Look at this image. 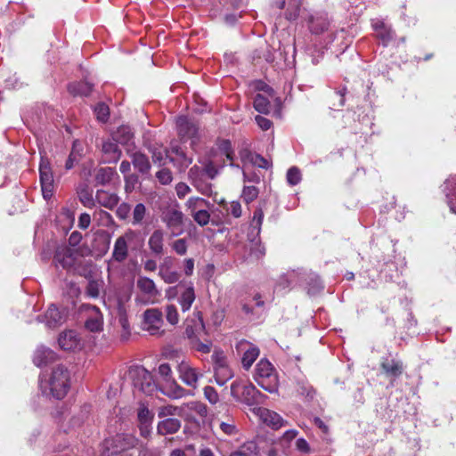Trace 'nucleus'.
Listing matches in <instances>:
<instances>
[{"label": "nucleus", "instance_id": "f257e3e1", "mask_svg": "<svg viewBox=\"0 0 456 456\" xmlns=\"http://www.w3.org/2000/svg\"><path fill=\"white\" fill-rule=\"evenodd\" d=\"M42 393L48 397L62 399L69 389V372L68 369L59 364L53 367L47 377L40 380Z\"/></svg>", "mask_w": 456, "mask_h": 456}, {"label": "nucleus", "instance_id": "f03ea898", "mask_svg": "<svg viewBox=\"0 0 456 456\" xmlns=\"http://www.w3.org/2000/svg\"><path fill=\"white\" fill-rule=\"evenodd\" d=\"M183 217L179 204L176 200L167 201L160 207V218L166 224L170 235L176 237L183 232Z\"/></svg>", "mask_w": 456, "mask_h": 456}, {"label": "nucleus", "instance_id": "7ed1b4c3", "mask_svg": "<svg viewBox=\"0 0 456 456\" xmlns=\"http://www.w3.org/2000/svg\"><path fill=\"white\" fill-rule=\"evenodd\" d=\"M128 378L131 379L134 388L145 395H151L155 390L156 385L152 375L142 366H134L128 370Z\"/></svg>", "mask_w": 456, "mask_h": 456}, {"label": "nucleus", "instance_id": "20e7f679", "mask_svg": "<svg viewBox=\"0 0 456 456\" xmlns=\"http://www.w3.org/2000/svg\"><path fill=\"white\" fill-rule=\"evenodd\" d=\"M255 380L265 390L273 393L277 390V376L272 363L262 359L256 366Z\"/></svg>", "mask_w": 456, "mask_h": 456}, {"label": "nucleus", "instance_id": "39448f33", "mask_svg": "<svg viewBox=\"0 0 456 456\" xmlns=\"http://www.w3.org/2000/svg\"><path fill=\"white\" fill-rule=\"evenodd\" d=\"M138 444V439L131 434H117L111 439L105 440L104 446L107 451H103L101 456H111L129 449L134 448Z\"/></svg>", "mask_w": 456, "mask_h": 456}, {"label": "nucleus", "instance_id": "423d86ee", "mask_svg": "<svg viewBox=\"0 0 456 456\" xmlns=\"http://www.w3.org/2000/svg\"><path fill=\"white\" fill-rule=\"evenodd\" d=\"M204 329L203 321L199 317V320L195 322L194 326L187 324L185 334L190 339L191 346L193 349L203 354H208L211 350L212 344L208 339H205L204 341L200 340V337L204 333Z\"/></svg>", "mask_w": 456, "mask_h": 456}, {"label": "nucleus", "instance_id": "0eeeda50", "mask_svg": "<svg viewBox=\"0 0 456 456\" xmlns=\"http://www.w3.org/2000/svg\"><path fill=\"white\" fill-rule=\"evenodd\" d=\"M214 363L215 379L219 386H224L230 380L234 373L229 366L225 354L221 350H215L212 354Z\"/></svg>", "mask_w": 456, "mask_h": 456}, {"label": "nucleus", "instance_id": "6e6552de", "mask_svg": "<svg viewBox=\"0 0 456 456\" xmlns=\"http://www.w3.org/2000/svg\"><path fill=\"white\" fill-rule=\"evenodd\" d=\"M179 379L188 387L196 388L200 379L203 377L202 371L194 367L188 360H182L176 366Z\"/></svg>", "mask_w": 456, "mask_h": 456}, {"label": "nucleus", "instance_id": "1a4fd4ad", "mask_svg": "<svg viewBox=\"0 0 456 456\" xmlns=\"http://www.w3.org/2000/svg\"><path fill=\"white\" fill-rule=\"evenodd\" d=\"M231 394L238 401L248 405H253L257 402L259 392L251 384L247 385L240 380H235L231 385Z\"/></svg>", "mask_w": 456, "mask_h": 456}, {"label": "nucleus", "instance_id": "9d476101", "mask_svg": "<svg viewBox=\"0 0 456 456\" xmlns=\"http://www.w3.org/2000/svg\"><path fill=\"white\" fill-rule=\"evenodd\" d=\"M177 134L182 141H191V146L194 150L199 142V126L186 117H179L176 119Z\"/></svg>", "mask_w": 456, "mask_h": 456}, {"label": "nucleus", "instance_id": "9b49d317", "mask_svg": "<svg viewBox=\"0 0 456 456\" xmlns=\"http://www.w3.org/2000/svg\"><path fill=\"white\" fill-rule=\"evenodd\" d=\"M39 178L44 199L49 200L53 195L54 180L48 159L41 157L39 165Z\"/></svg>", "mask_w": 456, "mask_h": 456}, {"label": "nucleus", "instance_id": "f8f14e48", "mask_svg": "<svg viewBox=\"0 0 456 456\" xmlns=\"http://www.w3.org/2000/svg\"><path fill=\"white\" fill-rule=\"evenodd\" d=\"M80 258L76 248L68 246H60L56 248L53 262L68 271L75 269Z\"/></svg>", "mask_w": 456, "mask_h": 456}, {"label": "nucleus", "instance_id": "ddd939ff", "mask_svg": "<svg viewBox=\"0 0 456 456\" xmlns=\"http://www.w3.org/2000/svg\"><path fill=\"white\" fill-rule=\"evenodd\" d=\"M136 237L133 230H127L123 235L117 238L113 251L112 259L118 263H123L128 256V244Z\"/></svg>", "mask_w": 456, "mask_h": 456}, {"label": "nucleus", "instance_id": "4468645a", "mask_svg": "<svg viewBox=\"0 0 456 456\" xmlns=\"http://www.w3.org/2000/svg\"><path fill=\"white\" fill-rule=\"evenodd\" d=\"M163 314L158 308L147 309L143 313V330H147L151 335H158L162 333Z\"/></svg>", "mask_w": 456, "mask_h": 456}, {"label": "nucleus", "instance_id": "2eb2a0df", "mask_svg": "<svg viewBox=\"0 0 456 456\" xmlns=\"http://www.w3.org/2000/svg\"><path fill=\"white\" fill-rule=\"evenodd\" d=\"M255 412L263 423L274 430L280 429L289 424L288 421L281 417L277 412L269 409L259 407L255 410Z\"/></svg>", "mask_w": 456, "mask_h": 456}, {"label": "nucleus", "instance_id": "dca6fc26", "mask_svg": "<svg viewBox=\"0 0 456 456\" xmlns=\"http://www.w3.org/2000/svg\"><path fill=\"white\" fill-rule=\"evenodd\" d=\"M307 24L313 34H322L328 30L330 20L326 12H314L308 17Z\"/></svg>", "mask_w": 456, "mask_h": 456}, {"label": "nucleus", "instance_id": "f3484780", "mask_svg": "<svg viewBox=\"0 0 456 456\" xmlns=\"http://www.w3.org/2000/svg\"><path fill=\"white\" fill-rule=\"evenodd\" d=\"M85 307L88 314V317L85 322L86 328L92 332L101 331L103 326V317L100 309L90 305Z\"/></svg>", "mask_w": 456, "mask_h": 456}, {"label": "nucleus", "instance_id": "a211bd4d", "mask_svg": "<svg viewBox=\"0 0 456 456\" xmlns=\"http://www.w3.org/2000/svg\"><path fill=\"white\" fill-rule=\"evenodd\" d=\"M58 343L65 351L77 350L81 347V338L75 330H67L60 334Z\"/></svg>", "mask_w": 456, "mask_h": 456}, {"label": "nucleus", "instance_id": "6ab92c4d", "mask_svg": "<svg viewBox=\"0 0 456 456\" xmlns=\"http://www.w3.org/2000/svg\"><path fill=\"white\" fill-rule=\"evenodd\" d=\"M380 367L386 376L390 378L392 380L400 377L404 370L403 362L394 358L383 359L380 363Z\"/></svg>", "mask_w": 456, "mask_h": 456}, {"label": "nucleus", "instance_id": "aec40b11", "mask_svg": "<svg viewBox=\"0 0 456 456\" xmlns=\"http://www.w3.org/2000/svg\"><path fill=\"white\" fill-rule=\"evenodd\" d=\"M372 28L376 37L379 39L384 46H387L394 39V31L391 27L381 20H373Z\"/></svg>", "mask_w": 456, "mask_h": 456}, {"label": "nucleus", "instance_id": "412c9836", "mask_svg": "<svg viewBox=\"0 0 456 456\" xmlns=\"http://www.w3.org/2000/svg\"><path fill=\"white\" fill-rule=\"evenodd\" d=\"M239 348L244 351L241 359L242 366L245 370H248L258 357L259 349L247 341L240 342Z\"/></svg>", "mask_w": 456, "mask_h": 456}, {"label": "nucleus", "instance_id": "4be33fe9", "mask_svg": "<svg viewBox=\"0 0 456 456\" xmlns=\"http://www.w3.org/2000/svg\"><path fill=\"white\" fill-rule=\"evenodd\" d=\"M37 319L39 322H45L48 328H56L64 322L65 315L59 308L52 305L46 310L44 320H41V316H38Z\"/></svg>", "mask_w": 456, "mask_h": 456}, {"label": "nucleus", "instance_id": "5701e85b", "mask_svg": "<svg viewBox=\"0 0 456 456\" xmlns=\"http://www.w3.org/2000/svg\"><path fill=\"white\" fill-rule=\"evenodd\" d=\"M164 239L165 232L163 230L156 229L152 232L148 240V247L153 255L162 256L164 254Z\"/></svg>", "mask_w": 456, "mask_h": 456}, {"label": "nucleus", "instance_id": "b1692460", "mask_svg": "<svg viewBox=\"0 0 456 456\" xmlns=\"http://www.w3.org/2000/svg\"><path fill=\"white\" fill-rule=\"evenodd\" d=\"M136 285L140 291L147 297V301L151 300V302L153 303L154 299L159 296V291L155 282L148 277H139Z\"/></svg>", "mask_w": 456, "mask_h": 456}, {"label": "nucleus", "instance_id": "393cba45", "mask_svg": "<svg viewBox=\"0 0 456 456\" xmlns=\"http://www.w3.org/2000/svg\"><path fill=\"white\" fill-rule=\"evenodd\" d=\"M279 9H285V17L289 20H296L299 15L300 0H277L275 2Z\"/></svg>", "mask_w": 456, "mask_h": 456}, {"label": "nucleus", "instance_id": "a878e982", "mask_svg": "<svg viewBox=\"0 0 456 456\" xmlns=\"http://www.w3.org/2000/svg\"><path fill=\"white\" fill-rule=\"evenodd\" d=\"M119 201V197L114 193L105 190H97L95 193V203L108 209L114 208Z\"/></svg>", "mask_w": 456, "mask_h": 456}, {"label": "nucleus", "instance_id": "bb28decb", "mask_svg": "<svg viewBox=\"0 0 456 456\" xmlns=\"http://www.w3.org/2000/svg\"><path fill=\"white\" fill-rule=\"evenodd\" d=\"M56 357H57V355L53 350L41 346H38L37 348V350L35 351L34 357H33V362L37 367H42V366H45V365L55 361Z\"/></svg>", "mask_w": 456, "mask_h": 456}, {"label": "nucleus", "instance_id": "cd10ccee", "mask_svg": "<svg viewBox=\"0 0 456 456\" xmlns=\"http://www.w3.org/2000/svg\"><path fill=\"white\" fill-rule=\"evenodd\" d=\"M447 199L450 210L456 214V205L453 203V197L456 195V175L450 176L445 182L443 189Z\"/></svg>", "mask_w": 456, "mask_h": 456}, {"label": "nucleus", "instance_id": "c85d7f7f", "mask_svg": "<svg viewBox=\"0 0 456 456\" xmlns=\"http://www.w3.org/2000/svg\"><path fill=\"white\" fill-rule=\"evenodd\" d=\"M195 291L191 284L186 285L183 291L178 297V302L181 305L183 312H187L191 309L193 302L195 301Z\"/></svg>", "mask_w": 456, "mask_h": 456}, {"label": "nucleus", "instance_id": "c756f323", "mask_svg": "<svg viewBox=\"0 0 456 456\" xmlns=\"http://www.w3.org/2000/svg\"><path fill=\"white\" fill-rule=\"evenodd\" d=\"M181 428V421L177 419L167 418L159 422L158 432L160 435H171L176 433Z\"/></svg>", "mask_w": 456, "mask_h": 456}, {"label": "nucleus", "instance_id": "7c9ffc66", "mask_svg": "<svg viewBox=\"0 0 456 456\" xmlns=\"http://www.w3.org/2000/svg\"><path fill=\"white\" fill-rule=\"evenodd\" d=\"M117 143V142L111 141H107L102 143V151L106 155V162H117L119 159L121 151Z\"/></svg>", "mask_w": 456, "mask_h": 456}, {"label": "nucleus", "instance_id": "2f4dec72", "mask_svg": "<svg viewBox=\"0 0 456 456\" xmlns=\"http://www.w3.org/2000/svg\"><path fill=\"white\" fill-rule=\"evenodd\" d=\"M134 167L141 173L147 174L151 170V163L148 157L140 152L136 151L130 155Z\"/></svg>", "mask_w": 456, "mask_h": 456}, {"label": "nucleus", "instance_id": "473e14b6", "mask_svg": "<svg viewBox=\"0 0 456 456\" xmlns=\"http://www.w3.org/2000/svg\"><path fill=\"white\" fill-rule=\"evenodd\" d=\"M213 205L207 200L200 197H191L185 202L186 210L191 216L205 208H211Z\"/></svg>", "mask_w": 456, "mask_h": 456}, {"label": "nucleus", "instance_id": "72a5a7b5", "mask_svg": "<svg viewBox=\"0 0 456 456\" xmlns=\"http://www.w3.org/2000/svg\"><path fill=\"white\" fill-rule=\"evenodd\" d=\"M114 176H118L116 170L112 167H101L95 173V182L99 185L109 184Z\"/></svg>", "mask_w": 456, "mask_h": 456}, {"label": "nucleus", "instance_id": "f704fd0d", "mask_svg": "<svg viewBox=\"0 0 456 456\" xmlns=\"http://www.w3.org/2000/svg\"><path fill=\"white\" fill-rule=\"evenodd\" d=\"M93 89V85L86 81L71 83L68 86L69 92L73 95H88Z\"/></svg>", "mask_w": 456, "mask_h": 456}, {"label": "nucleus", "instance_id": "c9c22d12", "mask_svg": "<svg viewBox=\"0 0 456 456\" xmlns=\"http://www.w3.org/2000/svg\"><path fill=\"white\" fill-rule=\"evenodd\" d=\"M132 139L133 133L129 126H121L113 133V140L118 143L126 145L130 143Z\"/></svg>", "mask_w": 456, "mask_h": 456}, {"label": "nucleus", "instance_id": "e433bc0d", "mask_svg": "<svg viewBox=\"0 0 456 456\" xmlns=\"http://www.w3.org/2000/svg\"><path fill=\"white\" fill-rule=\"evenodd\" d=\"M167 396L172 399H179L186 395V391L175 379L166 384L165 391Z\"/></svg>", "mask_w": 456, "mask_h": 456}, {"label": "nucleus", "instance_id": "4c0bfd02", "mask_svg": "<svg viewBox=\"0 0 456 456\" xmlns=\"http://www.w3.org/2000/svg\"><path fill=\"white\" fill-rule=\"evenodd\" d=\"M104 281L102 279L90 280L86 289V294L89 297L97 298L103 289Z\"/></svg>", "mask_w": 456, "mask_h": 456}, {"label": "nucleus", "instance_id": "58836bf2", "mask_svg": "<svg viewBox=\"0 0 456 456\" xmlns=\"http://www.w3.org/2000/svg\"><path fill=\"white\" fill-rule=\"evenodd\" d=\"M159 276L168 284L175 283L180 279V274L173 268L167 269L165 266H159Z\"/></svg>", "mask_w": 456, "mask_h": 456}, {"label": "nucleus", "instance_id": "ea45409f", "mask_svg": "<svg viewBox=\"0 0 456 456\" xmlns=\"http://www.w3.org/2000/svg\"><path fill=\"white\" fill-rule=\"evenodd\" d=\"M80 202L88 208L95 207V198L93 196V191L87 187H84L77 191Z\"/></svg>", "mask_w": 456, "mask_h": 456}, {"label": "nucleus", "instance_id": "a19ab883", "mask_svg": "<svg viewBox=\"0 0 456 456\" xmlns=\"http://www.w3.org/2000/svg\"><path fill=\"white\" fill-rule=\"evenodd\" d=\"M254 108L259 113L267 114L270 111L271 104L267 97L261 94H257L254 99Z\"/></svg>", "mask_w": 456, "mask_h": 456}, {"label": "nucleus", "instance_id": "79ce46f5", "mask_svg": "<svg viewBox=\"0 0 456 456\" xmlns=\"http://www.w3.org/2000/svg\"><path fill=\"white\" fill-rule=\"evenodd\" d=\"M264 219V212L261 208L255 210L252 221L250 223L251 232L258 235L261 231V225Z\"/></svg>", "mask_w": 456, "mask_h": 456}, {"label": "nucleus", "instance_id": "37998d69", "mask_svg": "<svg viewBox=\"0 0 456 456\" xmlns=\"http://www.w3.org/2000/svg\"><path fill=\"white\" fill-rule=\"evenodd\" d=\"M242 456H257L258 447L255 441H248L240 445L238 450Z\"/></svg>", "mask_w": 456, "mask_h": 456}, {"label": "nucleus", "instance_id": "c03bdc74", "mask_svg": "<svg viewBox=\"0 0 456 456\" xmlns=\"http://www.w3.org/2000/svg\"><path fill=\"white\" fill-rule=\"evenodd\" d=\"M217 148L222 154L225 155L227 159H229L230 161L233 160L234 151L232 150V143L229 140H218Z\"/></svg>", "mask_w": 456, "mask_h": 456}, {"label": "nucleus", "instance_id": "a18cd8bd", "mask_svg": "<svg viewBox=\"0 0 456 456\" xmlns=\"http://www.w3.org/2000/svg\"><path fill=\"white\" fill-rule=\"evenodd\" d=\"M194 188L201 194L205 196H210L212 194V183L207 180V177H203L199 181H195L192 184Z\"/></svg>", "mask_w": 456, "mask_h": 456}, {"label": "nucleus", "instance_id": "49530a36", "mask_svg": "<svg viewBox=\"0 0 456 456\" xmlns=\"http://www.w3.org/2000/svg\"><path fill=\"white\" fill-rule=\"evenodd\" d=\"M209 208H205L202 210H199L194 215L191 216L193 220L200 226H205L209 223L210 220V214H209Z\"/></svg>", "mask_w": 456, "mask_h": 456}, {"label": "nucleus", "instance_id": "de8ad7c7", "mask_svg": "<svg viewBox=\"0 0 456 456\" xmlns=\"http://www.w3.org/2000/svg\"><path fill=\"white\" fill-rule=\"evenodd\" d=\"M165 312L166 319L171 325H175L179 322V314L177 307L175 305H167Z\"/></svg>", "mask_w": 456, "mask_h": 456}, {"label": "nucleus", "instance_id": "09e8293b", "mask_svg": "<svg viewBox=\"0 0 456 456\" xmlns=\"http://www.w3.org/2000/svg\"><path fill=\"white\" fill-rule=\"evenodd\" d=\"M171 248L179 256H184L187 253L188 241L185 238L174 240L170 244Z\"/></svg>", "mask_w": 456, "mask_h": 456}, {"label": "nucleus", "instance_id": "8fccbe9b", "mask_svg": "<svg viewBox=\"0 0 456 456\" xmlns=\"http://www.w3.org/2000/svg\"><path fill=\"white\" fill-rule=\"evenodd\" d=\"M146 214V208L142 203H138L135 205L133 211V221L132 224L134 225L140 224Z\"/></svg>", "mask_w": 456, "mask_h": 456}, {"label": "nucleus", "instance_id": "3c124183", "mask_svg": "<svg viewBox=\"0 0 456 456\" xmlns=\"http://www.w3.org/2000/svg\"><path fill=\"white\" fill-rule=\"evenodd\" d=\"M258 189L255 186H244L241 198L246 203L254 201L258 196Z\"/></svg>", "mask_w": 456, "mask_h": 456}, {"label": "nucleus", "instance_id": "603ef678", "mask_svg": "<svg viewBox=\"0 0 456 456\" xmlns=\"http://www.w3.org/2000/svg\"><path fill=\"white\" fill-rule=\"evenodd\" d=\"M151 152L152 161L155 164L162 165L165 163L164 160L166 159H167V151L165 149H162L161 147L160 148H156V147L151 148Z\"/></svg>", "mask_w": 456, "mask_h": 456}, {"label": "nucleus", "instance_id": "864d4df0", "mask_svg": "<svg viewBox=\"0 0 456 456\" xmlns=\"http://www.w3.org/2000/svg\"><path fill=\"white\" fill-rule=\"evenodd\" d=\"M170 151L181 160V166L187 167L192 162V158L187 157L178 145L171 146Z\"/></svg>", "mask_w": 456, "mask_h": 456}, {"label": "nucleus", "instance_id": "5fc2aeb1", "mask_svg": "<svg viewBox=\"0 0 456 456\" xmlns=\"http://www.w3.org/2000/svg\"><path fill=\"white\" fill-rule=\"evenodd\" d=\"M297 434H298V431L296 430V429H289V430H287L286 432H284L282 436L279 439L280 444L283 448H289V445H290L291 441L294 438H296Z\"/></svg>", "mask_w": 456, "mask_h": 456}, {"label": "nucleus", "instance_id": "6e6d98bb", "mask_svg": "<svg viewBox=\"0 0 456 456\" xmlns=\"http://www.w3.org/2000/svg\"><path fill=\"white\" fill-rule=\"evenodd\" d=\"M287 181L290 185H297L301 181V173L297 167H290L287 172Z\"/></svg>", "mask_w": 456, "mask_h": 456}, {"label": "nucleus", "instance_id": "4d7b16f0", "mask_svg": "<svg viewBox=\"0 0 456 456\" xmlns=\"http://www.w3.org/2000/svg\"><path fill=\"white\" fill-rule=\"evenodd\" d=\"M156 178L161 184L167 185L173 181V175L168 168H162L156 173Z\"/></svg>", "mask_w": 456, "mask_h": 456}, {"label": "nucleus", "instance_id": "13d9d810", "mask_svg": "<svg viewBox=\"0 0 456 456\" xmlns=\"http://www.w3.org/2000/svg\"><path fill=\"white\" fill-rule=\"evenodd\" d=\"M265 255V248L259 241H252L250 247V256L260 259Z\"/></svg>", "mask_w": 456, "mask_h": 456}, {"label": "nucleus", "instance_id": "bf43d9fd", "mask_svg": "<svg viewBox=\"0 0 456 456\" xmlns=\"http://www.w3.org/2000/svg\"><path fill=\"white\" fill-rule=\"evenodd\" d=\"M97 119L105 122L110 115L109 107L105 103H98L94 108Z\"/></svg>", "mask_w": 456, "mask_h": 456}, {"label": "nucleus", "instance_id": "052dcab7", "mask_svg": "<svg viewBox=\"0 0 456 456\" xmlns=\"http://www.w3.org/2000/svg\"><path fill=\"white\" fill-rule=\"evenodd\" d=\"M159 374L166 384L175 379L172 376V370L168 363H162L159 366Z\"/></svg>", "mask_w": 456, "mask_h": 456}, {"label": "nucleus", "instance_id": "680f3d73", "mask_svg": "<svg viewBox=\"0 0 456 456\" xmlns=\"http://www.w3.org/2000/svg\"><path fill=\"white\" fill-rule=\"evenodd\" d=\"M182 412V409L173 405H166L159 409V417H167L174 415H180Z\"/></svg>", "mask_w": 456, "mask_h": 456}, {"label": "nucleus", "instance_id": "e2e57ef3", "mask_svg": "<svg viewBox=\"0 0 456 456\" xmlns=\"http://www.w3.org/2000/svg\"><path fill=\"white\" fill-rule=\"evenodd\" d=\"M188 176L191 184H193L195 181H199L200 179L205 177L202 167L196 165L191 167L188 173Z\"/></svg>", "mask_w": 456, "mask_h": 456}, {"label": "nucleus", "instance_id": "0e129e2a", "mask_svg": "<svg viewBox=\"0 0 456 456\" xmlns=\"http://www.w3.org/2000/svg\"><path fill=\"white\" fill-rule=\"evenodd\" d=\"M220 429L228 436H232L236 434L237 429L233 420H229L228 422L221 421L219 422Z\"/></svg>", "mask_w": 456, "mask_h": 456}, {"label": "nucleus", "instance_id": "69168bd1", "mask_svg": "<svg viewBox=\"0 0 456 456\" xmlns=\"http://www.w3.org/2000/svg\"><path fill=\"white\" fill-rule=\"evenodd\" d=\"M202 170L204 171L205 177L208 179H214L218 173L216 167L211 161L207 162L204 167H202Z\"/></svg>", "mask_w": 456, "mask_h": 456}, {"label": "nucleus", "instance_id": "338daca9", "mask_svg": "<svg viewBox=\"0 0 456 456\" xmlns=\"http://www.w3.org/2000/svg\"><path fill=\"white\" fill-rule=\"evenodd\" d=\"M130 211V205L124 202L118 207L116 215L119 219L125 220L129 216Z\"/></svg>", "mask_w": 456, "mask_h": 456}, {"label": "nucleus", "instance_id": "774afa93", "mask_svg": "<svg viewBox=\"0 0 456 456\" xmlns=\"http://www.w3.org/2000/svg\"><path fill=\"white\" fill-rule=\"evenodd\" d=\"M204 395L212 404L218 402L219 396L216 389L212 387H206L204 388Z\"/></svg>", "mask_w": 456, "mask_h": 456}]
</instances>
